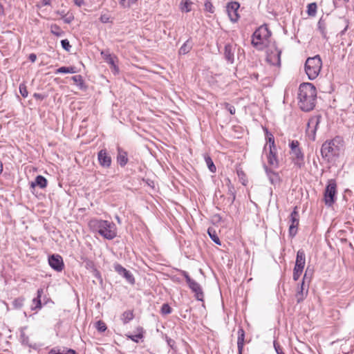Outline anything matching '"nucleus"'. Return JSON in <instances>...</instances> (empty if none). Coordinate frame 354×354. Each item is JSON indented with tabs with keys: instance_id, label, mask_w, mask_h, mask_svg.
I'll return each mask as SVG.
<instances>
[{
	"instance_id": "1",
	"label": "nucleus",
	"mask_w": 354,
	"mask_h": 354,
	"mask_svg": "<svg viewBox=\"0 0 354 354\" xmlns=\"http://www.w3.org/2000/svg\"><path fill=\"white\" fill-rule=\"evenodd\" d=\"M317 91L311 83H303L299 86L298 99L299 106L304 111H310L315 106Z\"/></svg>"
},
{
	"instance_id": "2",
	"label": "nucleus",
	"mask_w": 354,
	"mask_h": 354,
	"mask_svg": "<svg viewBox=\"0 0 354 354\" xmlns=\"http://www.w3.org/2000/svg\"><path fill=\"white\" fill-rule=\"evenodd\" d=\"M90 227L97 232L102 236L108 240L113 239L116 235L115 225L113 222L105 220L92 219L89 222Z\"/></svg>"
},
{
	"instance_id": "3",
	"label": "nucleus",
	"mask_w": 354,
	"mask_h": 354,
	"mask_svg": "<svg viewBox=\"0 0 354 354\" xmlns=\"http://www.w3.org/2000/svg\"><path fill=\"white\" fill-rule=\"evenodd\" d=\"M344 139L341 136H336L330 140L323 143L321 153L324 158L330 160L337 156L344 147Z\"/></svg>"
},
{
	"instance_id": "4",
	"label": "nucleus",
	"mask_w": 354,
	"mask_h": 354,
	"mask_svg": "<svg viewBox=\"0 0 354 354\" xmlns=\"http://www.w3.org/2000/svg\"><path fill=\"white\" fill-rule=\"evenodd\" d=\"M271 36V32L266 24L259 27L252 37V44L257 48L261 50L265 46V42Z\"/></svg>"
},
{
	"instance_id": "5",
	"label": "nucleus",
	"mask_w": 354,
	"mask_h": 354,
	"mask_svg": "<svg viewBox=\"0 0 354 354\" xmlns=\"http://www.w3.org/2000/svg\"><path fill=\"white\" fill-rule=\"evenodd\" d=\"M322 66V62L319 55L308 57L305 63V71L308 78L315 80L319 74Z\"/></svg>"
},
{
	"instance_id": "6",
	"label": "nucleus",
	"mask_w": 354,
	"mask_h": 354,
	"mask_svg": "<svg viewBox=\"0 0 354 354\" xmlns=\"http://www.w3.org/2000/svg\"><path fill=\"white\" fill-rule=\"evenodd\" d=\"M289 147L292 161L298 168L303 167L304 166V154L299 147V141L295 140H290Z\"/></svg>"
},
{
	"instance_id": "7",
	"label": "nucleus",
	"mask_w": 354,
	"mask_h": 354,
	"mask_svg": "<svg viewBox=\"0 0 354 354\" xmlns=\"http://www.w3.org/2000/svg\"><path fill=\"white\" fill-rule=\"evenodd\" d=\"M337 193V183L334 179L328 181L324 192V202L326 205L331 207L335 202V195Z\"/></svg>"
},
{
	"instance_id": "8",
	"label": "nucleus",
	"mask_w": 354,
	"mask_h": 354,
	"mask_svg": "<svg viewBox=\"0 0 354 354\" xmlns=\"http://www.w3.org/2000/svg\"><path fill=\"white\" fill-rule=\"evenodd\" d=\"M306 281H308V283L310 281V277H308V270H306L302 282L298 287L297 293L295 295L297 303L303 301L307 296L309 286L308 284L306 285Z\"/></svg>"
},
{
	"instance_id": "9",
	"label": "nucleus",
	"mask_w": 354,
	"mask_h": 354,
	"mask_svg": "<svg viewBox=\"0 0 354 354\" xmlns=\"http://www.w3.org/2000/svg\"><path fill=\"white\" fill-rule=\"evenodd\" d=\"M290 225L289 226V235L294 237L297 233V229L299 222V216L295 207L290 216Z\"/></svg>"
},
{
	"instance_id": "10",
	"label": "nucleus",
	"mask_w": 354,
	"mask_h": 354,
	"mask_svg": "<svg viewBox=\"0 0 354 354\" xmlns=\"http://www.w3.org/2000/svg\"><path fill=\"white\" fill-rule=\"evenodd\" d=\"M240 4L236 1L230 2L227 5L226 10L228 17L232 22H236L239 19L238 10Z\"/></svg>"
},
{
	"instance_id": "11",
	"label": "nucleus",
	"mask_w": 354,
	"mask_h": 354,
	"mask_svg": "<svg viewBox=\"0 0 354 354\" xmlns=\"http://www.w3.org/2000/svg\"><path fill=\"white\" fill-rule=\"evenodd\" d=\"M114 270L120 275L122 276L129 283H135V278L133 274L120 264L115 263L113 265Z\"/></svg>"
},
{
	"instance_id": "12",
	"label": "nucleus",
	"mask_w": 354,
	"mask_h": 354,
	"mask_svg": "<svg viewBox=\"0 0 354 354\" xmlns=\"http://www.w3.org/2000/svg\"><path fill=\"white\" fill-rule=\"evenodd\" d=\"M50 266L56 271L60 272L64 268V262L62 257L58 254H53L48 258Z\"/></svg>"
},
{
	"instance_id": "13",
	"label": "nucleus",
	"mask_w": 354,
	"mask_h": 354,
	"mask_svg": "<svg viewBox=\"0 0 354 354\" xmlns=\"http://www.w3.org/2000/svg\"><path fill=\"white\" fill-rule=\"evenodd\" d=\"M320 116L312 117L308 122L306 132L308 135L311 134L313 139H315L317 126L320 122Z\"/></svg>"
},
{
	"instance_id": "14",
	"label": "nucleus",
	"mask_w": 354,
	"mask_h": 354,
	"mask_svg": "<svg viewBox=\"0 0 354 354\" xmlns=\"http://www.w3.org/2000/svg\"><path fill=\"white\" fill-rule=\"evenodd\" d=\"M101 55H102L105 62L110 65L111 68L112 69L113 73H118V68L115 65V61L117 60V57L115 55L109 53V51H102L101 53Z\"/></svg>"
},
{
	"instance_id": "15",
	"label": "nucleus",
	"mask_w": 354,
	"mask_h": 354,
	"mask_svg": "<svg viewBox=\"0 0 354 354\" xmlns=\"http://www.w3.org/2000/svg\"><path fill=\"white\" fill-rule=\"evenodd\" d=\"M97 158L102 167L109 168L111 166V158L105 149H102L98 152Z\"/></svg>"
},
{
	"instance_id": "16",
	"label": "nucleus",
	"mask_w": 354,
	"mask_h": 354,
	"mask_svg": "<svg viewBox=\"0 0 354 354\" xmlns=\"http://www.w3.org/2000/svg\"><path fill=\"white\" fill-rule=\"evenodd\" d=\"M269 149V153L267 154L268 162L270 166L277 168L279 167V160L277 158V147Z\"/></svg>"
},
{
	"instance_id": "17",
	"label": "nucleus",
	"mask_w": 354,
	"mask_h": 354,
	"mask_svg": "<svg viewBox=\"0 0 354 354\" xmlns=\"http://www.w3.org/2000/svg\"><path fill=\"white\" fill-rule=\"evenodd\" d=\"M44 293V289L39 288L37 292V297L32 300L30 308L32 310H38L42 308L41 297Z\"/></svg>"
},
{
	"instance_id": "18",
	"label": "nucleus",
	"mask_w": 354,
	"mask_h": 354,
	"mask_svg": "<svg viewBox=\"0 0 354 354\" xmlns=\"http://www.w3.org/2000/svg\"><path fill=\"white\" fill-rule=\"evenodd\" d=\"M188 286L192 292L195 293L196 299L198 301H203L204 294L200 284L196 281H194Z\"/></svg>"
},
{
	"instance_id": "19",
	"label": "nucleus",
	"mask_w": 354,
	"mask_h": 354,
	"mask_svg": "<svg viewBox=\"0 0 354 354\" xmlns=\"http://www.w3.org/2000/svg\"><path fill=\"white\" fill-rule=\"evenodd\" d=\"M127 152L122 149L118 148L117 162L121 167H124L128 162Z\"/></svg>"
},
{
	"instance_id": "20",
	"label": "nucleus",
	"mask_w": 354,
	"mask_h": 354,
	"mask_svg": "<svg viewBox=\"0 0 354 354\" xmlns=\"http://www.w3.org/2000/svg\"><path fill=\"white\" fill-rule=\"evenodd\" d=\"M306 263V255L304 251L299 250L297 253L295 267L304 269Z\"/></svg>"
},
{
	"instance_id": "21",
	"label": "nucleus",
	"mask_w": 354,
	"mask_h": 354,
	"mask_svg": "<svg viewBox=\"0 0 354 354\" xmlns=\"http://www.w3.org/2000/svg\"><path fill=\"white\" fill-rule=\"evenodd\" d=\"M265 171L269 178V180L272 184H275L276 183L279 181V177L277 172L274 171L272 169H270L266 165L263 166Z\"/></svg>"
},
{
	"instance_id": "22",
	"label": "nucleus",
	"mask_w": 354,
	"mask_h": 354,
	"mask_svg": "<svg viewBox=\"0 0 354 354\" xmlns=\"http://www.w3.org/2000/svg\"><path fill=\"white\" fill-rule=\"evenodd\" d=\"M245 332L242 328H239L238 330L237 347L239 354H242L244 345Z\"/></svg>"
},
{
	"instance_id": "23",
	"label": "nucleus",
	"mask_w": 354,
	"mask_h": 354,
	"mask_svg": "<svg viewBox=\"0 0 354 354\" xmlns=\"http://www.w3.org/2000/svg\"><path fill=\"white\" fill-rule=\"evenodd\" d=\"M224 56L228 62H234V48L231 44H226L224 49Z\"/></svg>"
},
{
	"instance_id": "24",
	"label": "nucleus",
	"mask_w": 354,
	"mask_h": 354,
	"mask_svg": "<svg viewBox=\"0 0 354 354\" xmlns=\"http://www.w3.org/2000/svg\"><path fill=\"white\" fill-rule=\"evenodd\" d=\"M39 187L41 189L45 188L47 186V180L42 176L39 175L35 178V181L31 182L30 187L34 188L35 187Z\"/></svg>"
},
{
	"instance_id": "25",
	"label": "nucleus",
	"mask_w": 354,
	"mask_h": 354,
	"mask_svg": "<svg viewBox=\"0 0 354 354\" xmlns=\"http://www.w3.org/2000/svg\"><path fill=\"white\" fill-rule=\"evenodd\" d=\"M48 354H77L73 349H68L66 348L55 347L52 348Z\"/></svg>"
},
{
	"instance_id": "26",
	"label": "nucleus",
	"mask_w": 354,
	"mask_h": 354,
	"mask_svg": "<svg viewBox=\"0 0 354 354\" xmlns=\"http://www.w3.org/2000/svg\"><path fill=\"white\" fill-rule=\"evenodd\" d=\"M136 330L138 332L137 334L128 335V337L135 342H138L139 339L143 337L144 329L142 327L139 326L136 328Z\"/></svg>"
},
{
	"instance_id": "27",
	"label": "nucleus",
	"mask_w": 354,
	"mask_h": 354,
	"mask_svg": "<svg viewBox=\"0 0 354 354\" xmlns=\"http://www.w3.org/2000/svg\"><path fill=\"white\" fill-rule=\"evenodd\" d=\"M192 48V42L189 40L186 41L179 49L180 55H185L188 53Z\"/></svg>"
},
{
	"instance_id": "28",
	"label": "nucleus",
	"mask_w": 354,
	"mask_h": 354,
	"mask_svg": "<svg viewBox=\"0 0 354 354\" xmlns=\"http://www.w3.org/2000/svg\"><path fill=\"white\" fill-rule=\"evenodd\" d=\"M134 317V315L133 310H126L124 311L121 317V319L124 324H127L131 320H132Z\"/></svg>"
},
{
	"instance_id": "29",
	"label": "nucleus",
	"mask_w": 354,
	"mask_h": 354,
	"mask_svg": "<svg viewBox=\"0 0 354 354\" xmlns=\"http://www.w3.org/2000/svg\"><path fill=\"white\" fill-rule=\"evenodd\" d=\"M207 233L209 236V237L211 238V239L217 245H221V241L215 231V230H214L213 228L212 227H209L208 230H207Z\"/></svg>"
},
{
	"instance_id": "30",
	"label": "nucleus",
	"mask_w": 354,
	"mask_h": 354,
	"mask_svg": "<svg viewBox=\"0 0 354 354\" xmlns=\"http://www.w3.org/2000/svg\"><path fill=\"white\" fill-rule=\"evenodd\" d=\"M75 68L74 66L66 67L62 66L57 68L55 71L56 74L58 73H75Z\"/></svg>"
},
{
	"instance_id": "31",
	"label": "nucleus",
	"mask_w": 354,
	"mask_h": 354,
	"mask_svg": "<svg viewBox=\"0 0 354 354\" xmlns=\"http://www.w3.org/2000/svg\"><path fill=\"white\" fill-rule=\"evenodd\" d=\"M204 158H205V161L206 162V165H207L208 169H209V171L212 173L216 172V166L214 165L210 156L205 154Z\"/></svg>"
},
{
	"instance_id": "32",
	"label": "nucleus",
	"mask_w": 354,
	"mask_h": 354,
	"mask_svg": "<svg viewBox=\"0 0 354 354\" xmlns=\"http://www.w3.org/2000/svg\"><path fill=\"white\" fill-rule=\"evenodd\" d=\"M317 6L316 3H309L307 6V13L308 16L315 17L317 14Z\"/></svg>"
},
{
	"instance_id": "33",
	"label": "nucleus",
	"mask_w": 354,
	"mask_h": 354,
	"mask_svg": "<svg viewBox=\"0 0 354 354\" xmlns=\"http://www.w3.org/2000/svg\"><path fill=\"white\" fill-rule=\"evenodd\" d=\"M192 2L189 0H182L180 2V9L183 12H188L191 10Z\"/></svg>"
},
{
	"instance_id": "34",
	"label": "nucleus",
	"mask_w": 354,
	"mask_h": 354,
	"mask_svg": "<svg viewBox=\"0 0 354 354\" xmlns=\"http://www.w3.org/2000/svg\"><path fill=\"white\" fill-rule=\"evenodd\" d=\"M24 301H25V298L23 297H19L18 298H16L12 301L13 308H15V309H20V308H21L22 306H24Z\"/></svg>"
},
{
	"instance_id": "35",
	"label": "nucleus",
	"mask_w": 354,
	"mask_h": 354,
	"mask_svg": "<svg viewBox=\"0 0 354 354\" xmlns=\"http://www.w3.org/2000/svg\"><path fill=\"white\" fill-rule=\"evenodd\" d=\"M137 1L138 0H119V4L122 8H129Z\"/></svg>"
},
{
	"instance_id": "36",
	"label": "nucleus",
	"mask_w": 354,
	"mask_h": 354,
	"mask_svg": "<svg viewBox=\"0 0 354 354\" xmlns=\"http://www.w3.org/2000/svg\"><path fill=\"white\" fill-rule=\"evenodd\" d=\"M267 133V138H268V143L264 147V149H266L267 145L269 146V149L271 148H276V145L274 143V138L272 133H268V131H266Z\"/></svg>"
},
{
	"instance_id": "37",
	"label": "nucleus",
	"mask_w": 354,
	"mask_h": 354,
	"mask_svg": "<svg viewBox=\"0 0 354 354\" xmlns=\"http://www.w3.org/2000/svg\"><path fill=\"white\" fill-rule=\"evenodd\" d=\"M50 32L52 34L58 37L62 36L63 34V31L62 30L60 27L56 24L51 25Z\"/></svg>"
},
{
	"instance_id": "38",
	"label": "nucleus",
	"mask_w": 354,
	"mask_h": 354,
	"mask_svg": "<svg viewBox=\"0 0 354 354\" xmlns=\"http://www.w3.org/2000/svg\"><path fill=\"white\" fill-rule=\"evenodd\" d=\"M303 270L304 269H302V268H297V267L295 266L294 270H293V275H292V278H293L294 281H297L299 279V278L300 277L301 274L303 272Z\"/></svg>"
},
{
	"instance_id": "39",
	"label": "nucleus",
	"mask_w": 354,
	"mask_h": 354,
	"mask_svg": "<svg viewBox=\"0 0 354 354\" xmlns=\"http://www.w3.org/2000/svg\"><path fill=\"white\" fill-rule=\"evenodd\" d=\"M227 187H228V193L232 196V203L235 200V192L234 186L231 184L230 180L227 179Z\"/></svg>"
},
{
	"instance_id": "40",
	"label": "nucleus",
	"mask_w": 354,
	"mask_h": 354,
	"mask_svg": "<svg viewBox=\"0 0 354 354\" xmlns=\"http://www.w3.org/2000/svg\"><path fill=\"white\" fill-rule=\"evenodd\" d=\"M96 328L100 332H104L107 328L105 323L101 320L96 322Z\"/></svg>"
},
{
	"instance_id": "41",
	"label": "nucleus",
	"mask_w": 354,
	"mask_h": 354,
	"mask_svg": "<svg viewBox=\"0 0 354 354\" xmlns=\"http://www.w3.org/2000/svg\"><path fill=\"white\" fill-rule=\"evenodd\" d=\"M171 313V308L168 304H164L161 308V313L162 315H168Z\"/></svg>"
},
{
	"instance_id": "42",
	"label": "nucleus",
	"mask_w": 354,
	"mask_h": 354,
	"mask_svg": "<svg viewBox=\"0 0 354 354\" xmlns=\"http://www.w3.org/2000/svg\"><path fill=\"white\" fill-rule=\"evenodd\" d=\"M19 92H20V94L24 97H26L28 96V91H27V88H26V86L25 85V84L22 83L19 85Z\"/></svg>"
},
{
	"instance_id": "43",
	"label": "nucleus",
	"mask_w": 354,
	"mask_h": 354,
	"mask_svg": "<svg viewBox=\"0 0 354 354\" xmlns=\"http://www.w3.org/2000/svg\"><path fill=\"white\" fill-rule=\"evenodd\" d=\"M318 28L320 30L322 35L325 37L326 35V28H325V26H324V23L322 21V19H320L318 21Z\"/></svg>"
},
{
	"instance_id": "44",
	"label": "nucleus",
	"mask_w": 354,
	"mask_h": 354,
	"mask_svg": "<svg viewBox=\"0 0 354 354\" xmlns=\"http://www.w3.org/2000/svg\"><path fill=\"white\" fill-rule=\"evenodd\" d=\"M205 9L206 11L210 13H214V7L212 5V3L209 1L205 3Z\"/></svg>"
},
{
	"instance_id": "45",
	"label": "nucleus",
	"mask_w": 354,
	"mask_h": 354,
	"mask_svg": "<svg viewBox=\"0 0 354 354\" xmlns=\"http://www.w3.org/2000/svg\"><path fill=\"white\" fill-rule=\"evenodd\" d=\"M72 80L77 85L82 86L83 84L82 77L80 75H77L73 76Z\"/></svg>"
},
{
	"instance_id": "46",
	"label": "nucleus",
	"mask_w": 354,
	"mask_h": 354,
	"mask_svg": "<svg viewBox=\"0 0 354 354\" xmlns=\"http://www.w3.org/2000/svg\"><path fill=\"white\" fill-rule=\"evenodd\" d=\"M61 44L64 50H66V51L70 50L71 46L70 45V43L68 39H62L61 41Z\"/></svg>"
},
{
	"instance_id": "47",
	"label": "nucleus",
	"mask_w": 354,
	"mask_h": 354,
	"mask_svg": "<svg viewBox=\"0 0 354 354\" xmlns=\"http://www.w3.org/2000/svg\"><path fill=\"white\" fill-rule=\"evenodd\" d=\"M100 20L103 24L111 23L110 20V16L107 14H103L100 16Z\"/></svg>"
},
{
	"instance_id": "48",
	"label": "nucleus",
	"mask_w": 354,
	"mask_h": 354,
	"mask_svg": "<svg viewBox=\"0 0 354 354\" xmlns=\"http://www.w3.org/2000/svg\"><path fill=\"white\" fill-rule=\"evenodd\" d=\"M74 19V17L72 14L67 13L65 16H64L63 20L66 24H71L72 21Z\"/></svg>"
},
{
	"instance_id": "49",
	"label": "nucleus",
	"mask_w": 354,
	"mask_h": 354,
	"mask_svg": "<svg viewBox=\"0 0 354 354\" xmlns=\"http://www.w3.org/2000/svg\"><path fill=\"white\" fill-rule=\"evenodd\" d=\"M225 108L230 113V114L234 115L236 112V109L234 106L231 105L229 103H225Z\"/></svg>"
},
{
	"instance_id": "50",
	"label": "nucleus",
	"mask_w": 354,
	"mask_h": 354,
	"mask_svg": "<svg viewBox=\"0 0 354 354\" xmlns=\"http://www.w3.org/2000/svg\"><path fill=\"white\" fill-rule=\"evenodd\" d=\"M181 274L185 278L186 282L187 283L188 285L190 284L191 282L194 281L190 278L189 274L186 271L182 270Z\"/></svg>"
},
{
	"instance_id": "51",
	"label": "nucleus",
	"mask_w": 354,
	"mask_h": 354,
	"mask_svg": "<svg viewBox=\"0 0 354 354\" xmlns=\"http://www.w3.org/2000/svg\"><path fill=\"white\" fill-rule=\"evenodd\" d=\"M274 347L277 354H285L283 352L281 346L277 342H274Z\"/></svg>"
},
{
	"instance_id": "52",
	"label": "nucleus",
	"mask_w": 354,
	"mask_h": 354,
	"mask_svg": "<svg viewBox=\"0 0 354 354\" xmlns=\"http://www.w3.org/2000/svg\"><path fill=\"white\" fill-rule=\"evenodd\" d=\"M74 3L80 7L84 4V0H73Z\"/></svg>"
},
{
	"instance_id": "53",
	"label": "nucleus",
	"mask_w": 354,
	"mask_h": 354,
	"mask_svg": "<svg viewBox=\"0 0 354 354\" xmlns=\"http://www.w3.org/2000/svg\"><path fill=\"white\" fill-rule=\"evenodd\" d=\"M36 59H37V56H36V55H35V54H34V53H31V54H30V55H29V59H30L32 62H35V60H36Z\"/></svg>"
},
{
	"instance_id": "54",
	"label": "nucleus",
	"mask_w": 354,
	"mask_h": 354,
	"mask_svg": "<svg viewBox=\"0 0 354 354\" xmlns=\"http://www.w3.org/2000/svg\"><path fill=\"white\" fill-rule=\"evenodd\" d=\"M34 97L36 98V99H39V100H43L44 99V96L40 94V93H34L33 95Z\"/></svg>"
},
{
	"instance_id": "55",
	"label": "nucleus",
	"mask_w": 354,
	"mask_h": 354,
	"mask_svg": "<svg viewBox=\"0 0 354 354\" xmlns=\"http://www.w3.org/2000/svg\"><path fill=\"white\" fill-rule=\"evenodd\" d=\"M51 0H41L43 6H48L50 4Z\"/></svg>"
},
{
	"instance_id": "56",
	"label": "nucleus",
	"mask_w": 354,
	"mask_h": 354,
	"mask_svg": "<svg viewBox=\"0 0 354 354\" xmlns=\"http://www.w3.org/2000/svg\"><path fill=\"white\" fill-rule=\"evenodd\" d=\"M56 13L57 15H60L62 19L64 18V16H65L66 15V14H65L64 10H62V11L58 10V11L56 12Z\"/></svg>"
},
{
	"instance_id": "57",
	"label": "nucleus",
	"mask_w": 354,
	"mask_h": 354,
	"mask_svg": "<svg viewBox=\"0 0 354 354\" xmlns=\"http://www.w3.org/2000/svg\"><path fill=\"white\" fill-rule=\"evenodd\" d=\"M21 337L23 338V343L26 342V339H28V337H25V334L24 333L21 334Z\"/></svg>"
},
{
	"instance_id": "58",
	"label": "nucleus",
	"mask_w": 354,
	"mask_h": 354,
	"mask_svg": "<svg viewBox=\"0 0 354 354\" xmlns=\"http://www.w3.org/2000/svg\"><path fill=\"white\" fill-rule=\"evenodd\" d=\"M3 171V163L0 161V174Z\"/></svg>"
},
{
	"instance_id": "59",
	"label": "nucleus",
	"mask_w": 354,
	"mask_h": 354,
	"mask_svg": "<svg viewBox=\"0 0 354 354\" xmlns=\"http://www.w3.org/2000/svg\"><path fill=\"white\" fill-rule=\"evenodd\" d=\"M48 300V299H47L46 297H44L43 301L44 304H47Z\"/></svg>"
},
{
	"instance_id": "60",
	"label": "nucleus",
	"mask_w": 354,
	"mask_h": 354,
	"mask_svg": "<svg viewBox=\"0 0 354 354\" xmlns=\"http://www.w3.org/2000/svg\"><path fill=\"white\" fill-rule=\"evenodd\" d=\"M280 53H281L280 52H279V53H277V61H278L279 62H280Z\"/></svg>"
},
{
	"instance_id": "61",
	"label": "nucleus",
	"mask_w": 354,
	"mask_h": 354,
	"mask_svg": "<svg viewBox=\"0 0 354 354\" xmlns=\"http://www.w3.org/2000/svg\"><path fill=\"white\" fill-rule=\"evenodd\" d=\"M253 75H254V77L257 80L258 79V77H259V75H258V74H255V73H254Z\"/></svg>"
},
{
	"instance_id": "62",
	"label": "nucleus",
	"mask_w": 354,
	"mask_h": 354,
	"mask_svg": "<svg viewBox=\"0 0 354 354\" xmlns=\"http://www.w3.org/2000/svg\"><path fill=\"white\" fill-rule=\"evenodd\" d=\"M345 2H348L349 0H344Z\"/></svg>"
}]
</instances>
